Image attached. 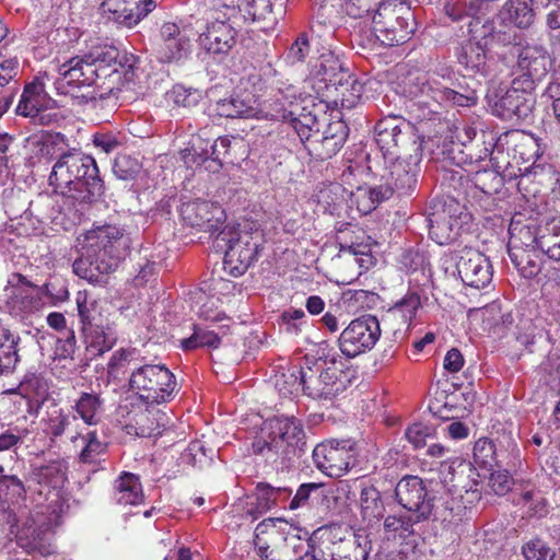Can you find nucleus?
Wrapping results in <instances>:
<instances>
[{
    "label": "nucleus",
    "mask_w": 560,
    "mask_h": 560,
    "mask_svg": "<svg viewBox=\"0 0 560 560\" xmlns=\"http://www.w3.org/2000/svg\"><path fill=\"white\" fill-rule=\"evenodd\" d=\"M21 341L19 334L2 327L0 330V375H7L14 371L20 361L18 346Z\"/></svg>",
    "instance_id": "obj_37"
},
{
    "label": "nucleus",
    "mask_w": 560,
    "mask_h": 560,
    "mask_svg": "<svg viewBox=\"0 0 560 560\" xmlns=\"http://www.w3.org/2000/svg\"><path fill=\"white\" fill-rule=\"evenodd\" d=\"M408 94L412 98L428 105L429 100L436 103H451L456 106L470 107L477 104L474 98H466L465 94L448 86H443L436 80H429L425 75H418L408 80Z\"/></svg>",
    "instance_id": "obj_16"
},
{
    "label": "nucleus",
    "mask_w": 560,
    "mask_h": 560,
    "mask_svg": "<svg viewBox=\"0 0 560 560\" xmlns=\"http://www.w3.org/2000/svg\"><path fill=\"white\" fill-rule=\"evenodd\" d=\"M466 219L467 214L464 213L460 205L451 200L444 203L441 212L431 214L429 234L438 244H448L456 240Z\"/></svg>",
    "instance_id": "obj_20"
},
{
    "label": "nucleus",
    "mask_w": 560,
    "mask_h": 560,
    "mask_svg": "<svg viewBox=\"0 0 560 560\" xmlns=\"http://www.w3.org/2000/svg\"><path fill=\"white\" fill-rule=\"evenodd\" d=\"M284 560H319L310 538L303 539L298 535H285Z\"/></svg>",
    "instance_id": "obj_51"
},
{
    "label": "nucleus",
    "mask_w": 560,
    "mask_h": 560,
    "mask_svg": "<svg viewBox=\"0 0 560 560\" xmlns=\"http://www.w3.org/2000/svg\"><path fill=\"white\" fill-rule=\"evenodd\" d=\"M11 533H14L18 546L30 555L38 553L46 557L54 551L48 529L43 525H36L32 518H26L21 524L18 521L12 525Z\"/></svg>",
    "instance_id": "obj_26"
},
{
    "label": "nucleus",
    "mask_w": 560,
    "mask_h": 560,
    "mask_svg": "<svg viewBox=\"0 0 560 560\" xmlns=\"http://www.w3.org/2000/svg\"><path fill=\"white\" fill-rule=\"evenodd\" d=\"M479 472L470 462H458L442 465L439 477L433 481V490L444 495L442 506L450 513L466 509L464 492L479 499Z\"/></svg>",
    "instance_id": "obj_3"
},
{
    "label": "nucleus",
    "mask_w": 560,
    "mask_h": 560,
    "mask_svg": "<svg viewBox=\"0 0 560 560\" xmlns=\"http://www.w3.org/2000/svg\"><path fill=\"white\" fill-rule=\"evenodd\" d=\"M390 160L386 173L382 176L384 183L370 188V198L373 202H383L394 194L399 197L408 196L417 186L418 163L400 156Z\"/></svg>",
    "instance_id": "obj_10"
},
{
    "label": "nucleus",
    "mask_w": 560,
    "mask_h": 560,
    "mask_svg": "<svg viewBox=\"0 0 560 560\" xmlns=\"http://www.w3.org/2000/svg\"><path fill=\"white\" fill-rule=\"evenodd\" d=\"M315 466L331 478L343 476L355 463L353 443L350 440H328L313 450Z\"/></svg>",
    "instance_id": "obj_12"
},
{
    "label": "nucleus",
    "mask_w": 560,
    "mask_h": 560,
    "mask_svg": "<svg viewBox=\"0 0 560 560\" xmlns=\"http://www.w3.org/2000/svg\"><path fill=\"white\" fill-rule=\"evenodd\" d=\"M54 81L58 94L77 96V90L97 82V70L92 68L84 55L74 56L57 67Z\"/></svg>",
    "instance_id": "obj_15"
},
{
    "label": "nucleus",
    "mask_w": 560,
    "mask_h": 560,
    "mask_svg": "<svg viewBox=\"0 0 560 560\" xmlns=\"http://www.w3.org/2000/svg\"><path fill=\"white\" fill-rule=\"evenodd\" d=\"M101 8L110 19L127 27L136 26L156 8L155 0H103Z\"/></svg>",
    "instance_id": "obj_24"
},
{
    "label": "nucleus",
    "mask_w": 560,
    "mask_h": 560,
    "mask_svg": "<svg viewBox=\"0 0 560 560\" xmlns=\"http://www.w3.org/2000/svg\"><path fill=\"white\" fill-rule=\"evenodd\" d=\"M72 409L88 425H96L102 420V412L104 409V399L100 394L94 392H83L74 401Z\"/></svg>",
    "instance_id": "obj_38"
},
{
    "label": "nucleus",
    "mask_w": 560,
    "mask_h": 560,
    "mask_svg": "<svg viewBox=\"0 0 560 560\" xmlns=\"http://www.w3.org/2000/svg\"><path fill=\"white\" fill-rule=\"evenodd\" d=\"M425 483L420 477L413 475L404 476L394 490L396 502L409 513L416 515L418 521H428L433 512L434 502L444 500L441 492L433 490V481Z\"/></svg>",
    "instance_id": "obj_7"
},
{
    "label": "nucleus",
    "mask_w": 560,
    "mask_h": 560,
    "mask_svg": "<svg viewBox=\"0 0 560 560\" xmlns=\"http://www.w3.org/2000/svg\"><path fill=\"white\" fill-rule=\"evenodd\" d=\"M78 417L69 410L57 409L49 415L47 425L49 433L57 438L62 435Z\"/></svg>",
    "instance_id": "obj_59"
},
{
    "label": "nucleus",
    "mask_w": 560,
    "mask_h": 560,
    "mask_svg": "<svg viewBox=\"0 0 560 560\" xmlns=\"http://www.w3.org/2000/svg\"><path fill=\"white\" fill-rule=\"evenodd\" d=\"M539 238V250L549 259L560 261V219L546 221Z\"/></svg>",
    "instance_id": "obj_46"
},
{
    "label": "nucleus",
    "mask_w": 560,
    "mask_h": 560,
    "mask_svg": "<svg viewBox=\"0 0 560 560\" xmlns=\"http://www.w3.org/2000/svg\"><path fill=\"white\" fill-rule=\"evenodd\" d=\"M474 460L479 466L493 470L494 467L501 468L495 445L491 440L479 439L474 446Z\"/></svg>",
    "instance_id": "obj_54"
},
{
    "label": "nucleus",
    "mask_w": 560,
    "mask_h": 560,
    "mask_svg": "<svg viewBox=\"0 0 560 560\" xmlns=\"http://www.w3.org/2000/svg\"><path fill=\"white\" fill-rule=\"evenodd\" d=\"M316 74L327 84L343 86V77L347 72L343 70L342 63L331 52L323 54L316 65Z\"/></svg>",
    "instance_id": "obj_47"
},
{
    "label": "nucleus",
    "mask_w": 560,
    "mask_h": 560,
    "mask_svg": "<svg viewBox=\"0 0 560 560\" xmlns=\"http://www.w3.org/2000/svg\"><path fill=\"white\" fill-rule=\"evenodd\" d=\"M500 19L517 28L529 27L535 19L532 0H508L500 11Z\"/></svg>",
    "instance_id": "obj_40"
},
{
    "label": "nucleus",
    "mask_w": 560,
    "mask_h": 560,
    "mask_svg": "<svg viewBox=\"0 0 560 560\" xmlns=\"http://www.w3.org/2000/svg\"><path fill=\"white\" fill-rule=\"evenodd\" d=\"M381 337L378 319L373 315L353 319L341 332L338 342L340 351L348 358L371 350Z\"/></svg>",
    "instance_id": "obj_13"
},
{
    "label": "nucleus",
    "mask_w": 560,
    "mask_h": 560,
    "mask_svg": "<svg viewBox=\"0 0 560 560\" xmlns=\"http://www.w3.org/2000/svg\"><path fill=\"white\" fill-rule=\"evenodd\" d=\"M336 363L337 360L332 358L325 361L326 368L305 366L299 371V384H303V393L314 399H332L343 393L347 388L346 375Z\"/></svg>",
    "instance_id": "obj_9"
},
{
    "label": "nucleus",
    "mask_w": 560,
    "mask_h": 560,
    "mask_svg": "<svg viewBox=\"0 0 560 560\" xmlns=\"http://www.w3.org/2000/svg\"><path fill=\"white\" fill-rule=\"evenodd\" d=\"M517 62L514 67L513 74L515 79L529 80L532 85L536 86L539 81L547 74L549 65V55L541 46H524L516 49Z\"/></svg>",
    "instance_id": "obj_23"
},
{
    "label": "nucleus",
    "mask_w": 560,
    "mask_h": 560,
    "mask_svg": "<svg viewBox=\"0 0 560 560\" xmlns=\"http://www.w3.org/2000/svg\"><path fill=\"white\" fill-rule=\"evenodd\" d=\"M246 20H266L272 12L271 0H243L238 10Z\"/></svg>",
    "instance_id": "obj_58"
},
{
    "label": "nucleus",
    "mask_w": 560,
    "mask_h": 560,
    "mask_svg": "<svg viewBox=\"0 0 560 560\" xmlns=\"http://www.w3.org/2000/svg\"><path fill=\"white\" fill-rule=\"evenodd\" d=\"M435 429L425 423H413L406 429L405 436L413 448H421L427 444V439L433 438Z\"/></svg>",
    "instance_id": "obj_64"
},
{
    "label": "nucleus",
    "mask_w": 560,
    "mask_h": 560,
    "mask_svg": "<svg viewBox=\"0 0 560 560\" xmlns=\"http://www.w3.org/2000/svg\"><path fill=\"white\" fill-rule=\"evenodd\" d=\"M56 106L57 102L46 92L44 82L39 78H35L25 84L16 113L24 117L38 119L40 124H44L45 117L42 113Z\"/></svg>",
    "instance_id": "obj_25"
},
{
    "label": "nucleus",
    "mask_w": 560,
    "mask_h": 560,
    "mask_svg": "<svg viewBox=\"0 0 560 560\" xmlns=\"http://www.w3.org/2000/svg\"><path fill=\"white\" fill-rule=\"evenodd\" d=\"M456 270L464 284L482 289L492 280V266L479 250L465 247L455 256Z\"/></svg>",
    "instance_id": "obj_17"
},
{
    "label": "nucleus",
    "mask_w": 560,
    "mask_h": 560,
    "mask_svg": "<svg viewBox=\"0 0 560 560\" xmlns=\"http://www.w3.org/2000/svg\"><path fill=\"white\" fill-rule=\"evenodd\" d=\"M359 503L362 520L369 524L378 523L385 516V495L375 486L361 489Z\"/></svg>",
    "instance_id": "obj_34"
},
{
    "label": "nucleus",
    "mask_w": 560,
    "mask_h": 560,
    "mask_svg": "<svg viewBox=\"0 0 560 560\" xmlns=\"http://www.w3.org/2000/svg\"><path fill=\"white\" fill-rule=\"evenodd\" d=\"M129 389L147 405L171 401L178 392L175 375L162 364H144L129 375Z\"/></svg>",
    "instance_id": "obj_5"
},
{
    "label": "nucleus",
    "mask_w": 560,
    "mask_h": 560,
    "mask_svg": "<svg viewBox=\"0 0 560 560\" xmlns=\"http://www.w3.org/2000/svg\"><path fill=\"white\" fill-rule=\"evenodd\" d=\"M81 331L89 348L96 354L109 351L116 342V334L102 307L96 301H89L86 294L79 292L77 296Z\"/></svg>",
    "instance_id": "obj_8"
},
{
    "label": "nucleus",
    "mask_w": 560,
    "mask_h": 560,
    "mask_svg": "<svg viewBox=\"0 0 560 560\" xmlns=\"http://www.w3.org/2000/svg\"><path fill=\"white\" fill-rule=\"evenodd\" d=\"M383 522L385 537L390 539L406 538L413 534V526L422 521H418L411 513H399L387 515Z\"/></svg>",
    "instance_id": "obj_42"
},
{
    "label": "nucleus",
    "mask_w": 560,
    "mask_h": 560,
    "mask_svg": "<svg viewBox=\"0 0 560 560\" xmlns=\"http://www.w3.org/2000/svg\"><path fill=\"white\" fill-rule=\"evenodd\" d=\"M488 47L480 39H471L463 42L455 51L457 62L463 66L466 71L487 78L491 74V60L487 55Z\"/></svg>",
    "instance_id": "obj_31"
},
{
    "label": "nucleus",
    "mask_w": 560,
    "mask_h": 560,
    "mask_svg": "<svg viewBox=\"0 0 560 560\" xmlns=\"http://www.w3.org/2000/svg\"><path fill=\"white\" fill-rule=\"evenodd\" d=\"M164 415L155 409L145 408L135 415V432L138 436L150 438L161 433Z\"/></svg>",
    "instance_id": "obj_49"
},
{
    "label": "nucleus",
    "mask_w": 560,
    "mask_h": 560,
    "mask_svg": "<svg viewBox=\"0 0 560 560\" xmlns=\"http://www.w3.org/2000/svg\"><path fill=\"white\" fill-rule=\"evenodd\" d=\"M190 40L188 37H179L160 44L159 58L163 62H179L189 55Z\"/></svg>",
    "instance_id": "obj_53"
},
{
    "label": "nucleus",
    "mask_w": 560,
    "mask_h": 560,
    "mask_svg": "<svg viewBox=\"0 0 560 560\" xmlns=\"http://www.w3.org/2000/svg\"><path fill=\"white\" fill-rule=\"evenodd\" d=\"M523 505L530 516L544 517L548 513V503L539 490H527L522 494Z\"/></svg>",
    "instance_id": "obj_62"
},
{
    "label": "nucleus",
    "mask_w": 560,
    "mask_h": 560,
    "mask_svg": "<svg viewBox=\"0 0 560 560\" xmlns=\"http://www.w3.org/2000/svg\"><path fill=\"white\" fill-rule=\"evenodd\" d=\"M218 115L226 118L259 119L260 101L249 90H237L230 97L217 102Z\"/></svg>",
    "instance_id": "obj_29"
},
{
    "label": "nucleus",
    "mask_w": 560,
    "mask_h": 560,
    "mask_svg": "<svg viewBox=\"0 0 560 560\" xmlns=\"http://www.w3.org/2000/svg\"><path fill=\"white\" fill-rule=\"evenodd\" d=\"M355 533L346 524L331 523L315 529L310 538L314 547L315 555L319 560H329L334 548L346 544V539H351Z\"/></svg>",
    "instance_id": "obj_27"
},
{
    "label": "nucleus",
    "mask_w": 560,
    "mask_h": 560,
    "mask_svg": "<svg viewBox=\"0 0 560 560\" xmlns=\"http://www.w3.org/2000/svg\"><path fill=\"white\" fill-rule=\"evenodd\" d=\"M338 497L335 491L323 483H302L291 501V511L316 508L323 513H339L337 509Z\"/></svg>",
    "instance_id": "obj_21"
},
{
    "label": "nucleus",
    "mask_w": 560,
    "mask_h": 560,
    "mask_svg": "<svg viewBox=\"0 0 560 560\" xmlns=\"http://www.w3.org/2000/svg\"><path fill=\"white\" fill-rule=\"evenodd\" d=\"M229 330L230 326L228 324L219 326L218 331L195 325L192 335L182 340V348L184 350L196 348L217 349L221 345L222 337L226 336Z\"/></svg>",
    "instance_id": "obj_39"
},
{
    "label": "nucleus",
    "mask_w": 560,
    "mask_h": 560,
    "mask_svg": "<svg viewBox=\"0 0 560 560\" xmlns=\"http://www.w3.org/2000/svg\"><path fill=\"white\" fill-rule=\"evenodd\" d=\"M513 322L514 318L511 313H501V310L495 305L488 307L483 313V323L498 336L503 335Z\"/></svg>",
    "instance_id": "obj_56"
},
{
    "label": "nucleus",
    "mask_w": 560,
    "mask_h": 560,
    "mask_svg": "<svg viewBox=\"0 0 560 560\" xmlns=\"http://www.w3.org/2000/svg\"><path fill=\"white\" fill-rule=\"evenodd\" d=\"M375 141L385 159L398 155L401 148L409 143L416 144L413 126L400 116H386L375 127Z\"/></svg>",
    "instance_id": "obj_14"
},
{
    "label": "nucleus",
    "mask_w": 560,
    "mask_h": 560,
    "mask_svg": "<svg viewBox=\"0 0 560 560\" xmlns=\"http://www.w3.org/2000/svg\"><path fill=\"white\" fill-rule=\"evenodd\" d=\"M140 168L141 166L139 161L127 154L118 155L113 165L114 174L117 178L122 180H131L136 178Z\"/></svg>",
    "instance_id": "obj_61"
},
{
    "label": "nucleus",
    "mask_w": 560,
    "mask_h": 560,
    "mask_svg": "<svg viewBox=\"0 0 560 560\" xmlns=\"http://www.w3.org/2000/svg\"><path fill=\"white\" fill-rule=\"evenodd\" d=\"M287 122L295 130L302 142L312 141L318 137L320 124L315 114L301 105L298 115H291Z\"/></svg>",
    "instance_id": "obj_44"
},
{
    "label": "nucleus",
    "mask_w": 560,
    "mask_h": 560,
    "mask_svg": "<svg viewBox=\"0 0 560 560\" xmlns=\"http://www.w3.org/2000/svg\"><path fill=\"white\" fill-rule=\"evenodd\" d=\"M382 3L381 0H345L341 2V9L352 19H372L373 13Z\"/></svg>",
    "instance_id": "obj_57"
},
{
    "label": "nucleus",
    "mask_w": 560,
    "mask_h": 560,
    "mask_svg": "<svg viewBox=\"0 0 560 560\" xmlns=\"http://www.w3.org/2000/svg\"><path fill=\"white\" fill-rule=\"evenodd\" d=\"M535 88L529 80L513 78L510 88L492 105L493 115L508 121L527 119L536 103Z\"/></svg>",
    "instance_id": "obj_11"
},
{
    "label": "nucleus",
    "mask_w": 560,
    "mask_h": 560,
    "mask_svg": "<svg viewBox=\"0 0 560 560\" xmlns=\"http://www.w3.org/2000/svg\"><path fill=\"white\" fill-rule=\"evenodd\" d=\"M540 250L537 247L509 248V257L522 277L533 279L541 271Z\"/></svg>",
    "instance_id": "obj_36"
},
{
    "label": "nucleus",
    "mask_w": 560,
    "mask_h": 560,
    "mask_svg": "<svg viewBox=\"0 0 560 560\" xmlns=\"http://www.w3.org/2000/svg\"><path fill=\"white\" fill-rule=\"evenodd\" d=\"M373 33L386 47L407 43L416 31V18L409 4L401 0L384 1L372 15Z\"/></svg>",
    "instance_id": "obj_4"
},
{
    "label": "nucleus",
    "mask_w": 560,
    "mask_h": 560,
    "mask_svg": "<svg viewBox=\"0 0 560 560\" xmlns=\"http://www.w3.org/2000/svg\"><path fill=\"white\" fill-rule=\"evenodd\" d=\"M85 446L80 453V460L84 464H96L106 452V444L97 439L96 432H89L84 438Z\"/></svg>",
    "instance_id": "obj_60"
},
{
    "label": "nucleus",
    "mask_w": 560,
    "mask_h": 560,
    "mask_svg": "<svg viewBox=\"0 0 560 560\" xmlns=\"http://www.w3.org/2000/svg\"><path fill=\"white\" fill-rule=\"evenodd\" d=\"M179 213L186 225L209 233L221 229L226 219L220 205L200 199L184 202Z\"/></svg>",
    "instance_id": "obj_18"
},
{
    "label": "nucleus",
    "mask_w": 560,
    "mask_h": 560,
    "mask_svg": "<svg viewBox=\"0 0 560 560\" xmlns=\"http://www.w3.org/2000/svg\"><path fill=\"white\" fill-rule=\"evenodd\" d=\"M301 109L300 98L293 86H289L285 91L278 90L269 98L260 102L259 119L266 118L271 120L285 121L291 115H298Z\"/></svg>",
    "instance_id": "obj_30"
},
{
    "label": "nucleus",
    "mask_w": 560,
    "mask_h": 560,
    "mask_svg": "<svg viewBox=\"0 0 560 560\" xmlns=\"http://www.w3.org/2000/svg\"><path fill=\"white\" fill-rule=\"evenodd\" d=\"M306 315L301 308H288L279 317V325L290 335H299L305 324Z\"/></svg>",
    "instance_id": "obj_63"
},
{
    "label": "nucleus",
    "mask_w": 560,
    "mask_h": 560,
    "mask_svg": "<svg viewBox=\"0 0 560 560\" xmlns=\"http://www.w3.org/2000/svg\"><path fill=\"white\" fill-rule=\"evenodd\" d=\"M114 500L121 505L139 504L143 500L140 479L131 472H122L114 482Z\"/></svg>",
    "instance_id": "obj_35"
},
{
    "label": "nucleus",
    "mask_w": 560,
    "mask_h": 560,
    "mask_svg": "<svg viewBox=\"0 0 560 560\" xmlns=\"http://www.w3.org/2000/svg\"><path fill=\"white\" fill-rule=\"evenodd\" d=\"M200 46L211 55L225 56L237 43V30L230 20L209 21L199 36Z\"/></svg>",
    "instance_id": "obj_22"
},
{
    "label": "nucleus",
    "mask_w": 560,
    "mask_h": 560,
    "mask_svg": "<svg viewBox=\"0 0 560 560\" xmlns=\"http://www.w3.org/2000/svg\"><path fill=\"white\" fill-rule=\"evenodd\" d=\"M287 522L282 518H265L255 528L254 544L256 549H264L270 542H278L285 536Z\"/></svg>",
    "instance_id": "obj_41"
},
{
    "label": "nucleus",
    "mask_w": 560,
    "mask_h": 560,
    "mask_svg": "<svg viewBox=\"0 0 560 560\" xmlns=\"http://www.w3.org/2000/svg\"><path fill=\"white\" fill-rule=\"evenodd\" d=\"M276 429L278 431L279 446L285 442L289 445H299L303 443L305 433L300 420L294 417H281L276 420Z\"/></svg>",
    "instance_id": "obj_50"
},
{
    "label": "nucleus",
    "mask_w": 560,
    "mask_h": 560,
    "mask_svg": "<svg viewBox=\"0 0 560 560\" xmlns=\"http://www.w3.org/2000/svg\"><path fill=\"white\" fill-rule=\"evenodd\" d=\"M369 544L366 537L354 535L351 539H346L345 545L335 547L329 560H366Z\"/></svg>",
    "instance_id": "obj_48"
},
{
    "label": "nucleus",
    "mask_w": 560,
    "mask_h": 560,
    "mask_svg": "<svg viewBox=\"0 0 560 560\" xmlns=\"http://www.w3.org/2000/svg\"><path fill=\"white\" fill-rule=\"evenodd\" d=\"M545 222L538 217H526L524 213H515L509 226V248H539V238L542 234Z\"/></svg>",
    "instance_id": "obj_28"
},
{
    "label": "nucleus",
    "mask_w": 560,
    "mask_h": 560,
    "mask_svg": "<svg viewBox=\"0 0 560 560\" xmlns=\"http://www.w3.org/2000/svg\"><path fill=\"white\" fill-rule=\"evenodd\" d=\"M483 2L480 0L465 1L456 0L446 2L445 14L454 22L470 18V22L483 21Z\"/></svg>",
    "instance_id": "obj_45"
},
{
    "label": "nucleus",
    "mask_w": 560,
    "mask_h": 560,
    "mask_svg": "<svg viewBox=\"0 0 560 560\" xmlns=\"http://www.w3.org/2000/svg\"><path fill=\"white\" fill-rule=\"evenodd\" d=\"M130 238L116 225L96 226L84 234L73 271L96 287H104L129 250Z\"/></svg>",
    "instance_id": "obj_2"
},
{
    "label": "nucleus",
    "mask_w": 560,
    "mask_h": 560,
    "mask_svg": "<svg viewBox=\"0 0 560 560\" xmlns=\"http://www.w3.org/2000/svg\"><path fill=\"white\" fill-rule=\"evenodd\" d=\"M468 30L475 39H480L490 48L512 46L515 50L522 45L523 36L512 25L500 19L469 22Z\"/></svg>",
    "instance_id": "obj_19"
},
{
    "label": "nucleus",
    "mask_w": 560,
    "mask_h": 560,
    "mask_svg": "<svg viewBox=\"0 0 560 560\" xmlns=\"http://www.w3.org/2000/svg\"><path fill=\"white\" fill-rule=\"evenodd\" d=\"M341 0H317L311 25L312 34L331 37L339 18Z\"/></svg>",
    "instance_id": "obj_32"
},
{
    "label": "nucleus",
    "mask_w": 560,
    "mask_h": 560,
    "mask_svg": "<svg viewBox=\"0 0 560 560\" xmlns=\"http://www.w3.org/2000/svg\"><path fill=\"white\" fill-rule=\"evenodd\" d=\"M506 144L512 145L522 160L528 161L538 155L537 140L529 133L513 130L504 135Z\"/></svg>",
    "instance_id": "obj_52"
},
{
    "label": "nucleus",
    "mask_w": 560,
    "mask_h": 560,
    "mask_svg": "<svg viewBox=\"0 0 560 560\" xmlns=\"http://www.w3.org/2000/svg\"><path fill=\"white\" fill-rule=\"evenodd\" d=\"M259 235L237 231L234 226L225 225L215 237L217 247L224 249V268L233 276L243 275L257 259Z\"/></svg>",
    "instance_id": "obj_6"
},
{
    "label": "nucleus",
    "mask_w": 560,
    "mask_h": 560,
    "mask_svg": "<svg viewBox=\"0 0 560 560\" xmlns=\"http://www.w3.org/2000/svg\"><path fill=\"white\" fill-rule=\"evenodd\" d=\"M34 478L38 483L57 488L62 485L65 480V469L60 462H50L46 465H40L34 470Z\"/></svg>",
    "instance_id": "obj_55"
},
{
    "label": "nucleus",
    "mask_w": 560,
    "mask_h": 560,
    "mask_svg": "<svg viewBox=\"0 0 560 560\" xmlns=\"http://www.w3.org/2000/svg\"><path fill=\"white\" fill-rule=\"evenodd\" d=\"M58 147L61 152L49 175V185L63 197L80 205L96 202L105 190L95 160L80 151H63L66 137L61 133L50 135L46 147Z\"/></svg>",
    "instance_id": "obj_1"
},
{
    "label": "nucleus",
    "mask_w": 560,
    "mask_h": 560,
    "mask_svg": "<svg viewBox=\"0 0 560 560\" xmlns=\"http://www.w3.org/2000/svg\"><path fill=\"white\" fill-rule=\"evenodd\" d=\"M118 55V50L114 47L98 46L84 54V57L89 65L97 70L98 80L117 71L116 68L112 69V67L116 65Z\"/></svg>",
    "instance_id": "obj_43"
},
{
    "label": "nucleus",
    "mask_w": 560,
    "mask_h": 560,
    "mask_svg": "<svg viewBox=\"0 0 560 560\" xmlns=\"http://www.w3.org/2000/svg\"><path fill=\"white\" fill-rule=\"evenodd\" d=\"M337 241L340 246V253H349L354 256H368L374 244L372 237L366 235L362 229L350 224L339 230Z\"/></svg>",
    "instance_id": "obj_33"
}]
</instances>
